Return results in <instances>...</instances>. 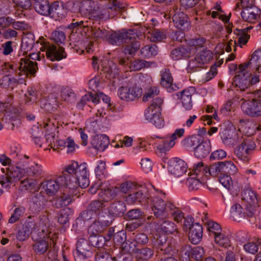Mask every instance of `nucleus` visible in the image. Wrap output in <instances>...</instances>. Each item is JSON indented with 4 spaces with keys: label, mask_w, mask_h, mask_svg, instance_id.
<instances>
[{
    "label": "nucleus",
    "mask_w": 261,
    "mask_h": 261,
    "mask_svg": "<svg viewBox=\"0 0 261 261\" xmlns=\"http://www.w3.org/2000/svg\"><path fill=\"white\" fill-rule=\"evenodd\" d=\"M89 171L85 163L79 165L76 162H72L66 166L60 175L56 179H50L42 183L43 189L47 194L53 195L61 187L71 190L78 187L82 188L89 185Z\"/></svg>",
    "instance_id": "obj_1"
},
{
    "label": "nucleus",
    "mask_w": 261,
    "mask_h": 261,
    "mask_svg": "<svg viewBox=\"0 0 261 261\" xmlns=\"http://www.w3.org/2000/svg\"><path fill=\"white\" fill-rule=\"evenodd\" d=\"M76 6L72 12L79 11L85 15H90L96 19L113 18L126 8V4L118 0H84L68 3V6Z\"/></svg>",
    "instance_id": "obj_2"
},
{
    "label": "nucleus",
    "mask_w": 261,
    "mask_h": 261,
    "mask_svg": "<svg viewBox=\"0 0 261 261\" xmlns=\"http://www.w3.org/2000/svg\"><path fill=\"white\" fill-rule=\"evenodd\" d=\"M29 157L24 155L20 161L16 163V167H10L8 171L0 176V196L5 190L8 191L12 184L20 180L23 177H37L43 174L42 167L41 165L29 161Z\"/></svg>",
    "instance_id": "obj_3"
},
{
    "label": "nucleus",
    "mask_w": 261,
    "mask_h": 261,
    "mask_svg": "<svg viewBox=\"0 0 261 261\" xmlns=\"http://www.w3.org/2000/svg\"><path fill=\"white\" fill-rule=\"evenodd\" d=\"M137 37L136 30H122L121 32L111 34L109 38V42L112 45L124 44V53L132 55L136 53L140 47L139 42L136 40Z\"/></svg>",
    "instance_id": "obj_4"
},
{
    "label": "nucleus",
    "mask_w": 261,
    "mask_h": 261,
    "mask_svg": "<svg viewBox=\"0 0 261 261\" xmlns=\"http://www.w3.org/2000/svg\"><path fill=\"white\" fill-rule=\"evenodd\" d=\"M229 143L236 145L238 143L240 144L234 149V154L241 161L248 163L250 155L256 148L254 142L249 137H239L237 133H234L232 138H230Z\"/></svg>",
    "instance_id": "obj_5"
},
{
    "label": "nucleus",
    "mask_w": 261,
    "mask_h": 261,
    "mask_svg": "<svg viewBox=\"0 0 261 261\" xmlns=\"http://www.w3.org/2000/svg\"><path fill=\"white\" fill-rule=\"evenodd\" d=\"M163 102V100L160 97L153 98L144 112L145 118L158 128H163L165 124L161 114Z\"/></svg>",
    "instance_id": "obj_6"
},
{
    "label": "nucleus",
    "mask_w": 261,
    "mask_h": 261,
    "mask_svg": "<svg viewBox=\"0 0 261 261\" xmlns=\"http://www.w3.org/2000/svg\"><path fill=\"white\" fill-rule=\"evenodd\" d=\"M47 215V214L45 212L43 216L44 218H40V222L43 225L44 224L45 228L44 229L43 228L41 230V232L40 233H42L40 234L41 237L44 239L46 237L48 240L46 241L44 240H40L36 242L33 245V250L36 253L39 254H43L46 252L48 249L49 244H50L51 245V242L53 243V247H55L56 244V240H54V238H51L49 239L50 237L49 234H50V231L48 228L49 225V221Z\"/></svg>",
    "instance_id": "obj_7"
},
{
    "label": "nucleus",
    "mask_w": 261,
    "mask_h": 261,
    "mask_svg": "<svg viewBox=\"0 0 261 261\" xmlns=\"http://www.w3.org/2000/svg\"><path fill=\"white\" fill-rule=\"evenodd\" d=\"M241 101L244 114L253 118L261 116V90L252 93L249 99L242 98Z\"/></svg>",
    "instance_id": "obj_8"
},
{
    "label": "nucleus",
    "mask_w": 261,
    "mask_h": 261,
    "mask_svg": "<svg viewBox=\"0 0 261 261\" xmlns=\"http://www.w3.org/2000/svg\"><path fill=\"white\" fill-rule=\"evenodd\" d=\"M251 75L250 70L240 64L233 78V84L240 90L244 91L250 85L249 78Z\"/></svg>",
    "instance_id": "obj_9"
},
{
    "label": "nucleus",
    "mask_w": 261,
    "mask_h": 261,
    "mask_svg": "<svg viewBox=\"0 0 261 261\" xmlns=\"http://www.w3.org/2000/svg\"><path fill=\"white\" fill-rule=\"evenodd\" d=\"M142 89L137 85L122 86L118 90V95L120 99L125 101H133L142 96Z\"/></svg>",
    "instance_id": "obj_10"
},
{
    "label": "nucleus",
    "mask_w": 261,
    "mask_h": 261,
    "mask_svg": "<svg viewBox=\"0 0 261 261\" xmlns=\"http://www.w3.org/2000/svg\"><path fill=\"white\" fill-rule=\"evenodd\" d=\"M158 197L147 198V203L150 206L156 217L164 216L168 213V203Z\"/></svg>",
    "instance_id": "obj_11"
},
{
    "label": "nucleus",
    "mask_w": 261,
    "mask_h": 261,
    "mask_svg": "<svg viewBox=\"0 0 261 261\" xmlns=\"http://www.w3.org/2000/svg\"><path fill=\"white\" fill-rule=\"evenodd\" d=\"M38 69L37 63L35 61L30 60V58H21L19 62L17 73L19 76L24 75L28 77L29 75H34Z\"/></svg>",
    "instance_id": "obj_12"
},
{
    "label": "nucleus",
    "mask_w": 261,
    "mask_h": 261,
    "mask_svg": "<svg viewBox=\"0 0 261 261\" xmlns=\"http://www.w3.org/2000/svg\"><path fill=\"white\" fill-rule=\"evenodd\" d=\"M43 47L46 50L47 58L51 61H60L66 58V53L63 47H57L53 44L46 43Z\"/></svg>",
    "instance_id": "obj_13"
},
{
    "label": "nucleus",
    "mask_w": 261,
    "mask_h": 261,
    "mask_svg": "<svg viewBox=\"0 0 261 261\" xmlns=\"http://www.w3.org/2000/svg\"><path fill=\"white\" fill-rule=\"evenodd\" d=\"M187 164L181 159L175 158L169 162L168 169L169 172L176 176L183 175L187 170Z\"/></svg>",
    "instance_id": "obj_14"
},
{
    "label": "nucleus",
    "mask_w": 261,
    "mask_h": 261,
    "mask_svg": "<svg viewBox=\"0 0 261 261\" xmlns=\"http://www.w3.org/2000/svg\"><path fill=\"white\" fill-rule=\"evenodd\" d=\"M241 15L244 21L250 23H255L260 18L261 10L257 7H253L242 10Z\"/></svg>",
    "instance_id": "obj_15"
},
{
    "label": "nucleus",
    "mask_w": 261,
    "mask_h": 261,
    "mask_svg": "<svg viewBox=\"0 0 261 261\" xmlns=\"http://www.w3.org/2000/svg\"><path fill=\"white\" fill-rule=\"evenodd\" d=\"M172 20L174 26L178 29L184 31L190 28V21L186 14L177 12L173 15Z\"/></svg>",
    "instance_id": "obj_16"
},
{
    "label": "nucleus",
    "mask_w": 261,
    "mask_h": 261,
    "mask_svg": "<svg viewBox=\"0 0 261 261\" xmlns=\"http://www.w3.org/2000/svg\"><path fill=\"white\" fill-rule=\"evenodd\" d=\"M146 189L144 187L139 186L135 191L126 197V201L129 204L134 203H143L144 201L147 202V198L144 195V192Z\"/></svg>",
    "instance_id": "obj_17"
},
{
    "label": "nucleus",
    "mask_w": 261,
    "mask_h": 261,
    "mask_svg": "<svg viewBox=\"0 0 261 261\" xmlns=\"http://www.w3.org/2000/svg\"><path fill=\"white\" fill-rule=\"evenodd\" d=\"M194 92V89L193 87H190L184 90L177 95L180 97L182 106L186 110H190L192 108V96Z\"/></svg>",
    "instance_id": "obj_18"
},
{
    "label": "nucleus",
    "mask_w": 261,
    "mask_h": 261,
    "mask_svg": "<svg viewBox=\"0 0 261 261\" xmlns=\"http://www.w3.org/2000/svg\"><path fill=\"white\" fill-rule=\"evenodd\" d=\"M195 53L194 48L189 47H180L173 49L171 53V57L174 60H180L182 58H189L191 55Z\"/></svg>",
    "instance_id": "obj_19"
},
{
    "label": "nucleus",
    "mask_w": 261,
    "mask_h": 261,
    "mask_svg": "<svg viewBox=\"0 0 261 261\" xmlns=\"http://www.w3.org/2000/svg\"><path fill=\"white\" fill-rule=\"evenodd\" d=\"M243 66L251 70V68L257 69V70L261 68V48L255 50L251 55L249 61L242 64Z\"/></svg>",
    "instance_id": "obj_20"
},
{
    "label": "nucleus",
    "mask_w": 261,
    "mask_h": 261,
    "mask_svg": "<svg viewBox=\"0 0 261 261\" xmlns=\"http://www.w3.org/2000/svg\"><path fill=\"white\" fill-rule=\"evenodd\" d=\"M203 229L201 225L198 223L193 224L190 228L189 239L190 242L194 244H198L202 237Z\"/></svg>",
    "instance_id": "obj_21"
},
{
    "label": "nucleus",
    "mask_w": 261,
    "mask_h": 261,
    "mask_svg": "<svg viewBox=\"0 0 261 261\" xmlns=\"http://www.w3.org/2000/svg\"><path fill=\"white\" fill-rule=\"evenodd\" d=\"M75 190L65 189L64 190L63 195L56 200L55 206L58 208H60L69 205L72 201Z\"/></svg>",
    "instance_id": "obj_22"
},
{
    "label": "nucleus",
    "mask_w": 261,
    "mask_h": 261,
    "mask_svg": "<svg viewBox=\"0 0 261 261\" xmlns=\"http://www.w3.org/2000/svg\"><path fill=\"white\" fill-rule=\"evenodd\" d=\"M159 143L156 145V147L161 152H165L169 151L175 144L176 142L170 136V134H168L164 138H160L157 140Z\"/></svg>",
    "instance_id": "obj_23"
},
{
    "label": "nucleus",
    "mask_w": 261,
    "mask_h": 261,
    "mask_svg": "<svg viewBox=\"0 0 261 261\" xmlns=\"http://www.w3.org/2000/svg\"><path fill=\"white\" fill-rule=\"evenodd\" d=\"M67 14V9L62 5H59L57 2H55L51 5L49 15L55 19H62L66 16Z\"/></svg>",
    "instance_id": "obj_24"
},
{
    "label": "nucleus",
    "mask_w": 261,
    "mask_h": 261,
    "mask_svg": "<svg viewBox=\"0 0 261 261\" xmlns=\"http://www.w3.org/2000/svg\"><path fill=\"white\" fill-rule=\"evenodd\" d=\"M211 150V143L210 141H203V139L201 142L194 149L195 155L198 158H203L206 156Z\"/></svg>",
    "instance_id": "obj_25"
},
{
    "label": "nucleus",
    "mask_w": 261,
    "mask_h": 261,
    "mask_svg": "<svg viewBox=\"0 0 261 261\" xmlns=\"http://www.w3.org/2000/svg\"><path fill=\"white\" fill-rule=\"evenodd\" d=\"M34 7L36 11L43 15H49L51 5H49L47 0H33Z\"/></svg>",
    "instance_id": "obj_26"
},
{
    "label": "nucleus",
    "mask_w": 261,
    "mask_h": 261,
    "mask_svg": "<svg viewBox=\"0 0 261 261\" xmlns=\"http://www.w3.org/2000/svg\"><path fill=\"white\" fill-rule=\"evenodd\" d=\"M92 145L97 150L103 151L109 144V140L105 135H97L92 141Z\"/></svg>",
    "instance_id": "obj_27"
},
{
    "label": "nucleus",
    "mask_w": 261,
    "mask_h": 261,
    "mask_svg": "<svg viewBox=\"0 0 261 261\" xmlns=\"http://www.w3.org/2000/svg\"><path fill=\"white\" fill-rule=\"evenodd\" d=\"M161 84L170 91L173 88L172 87L173 78L169 69H165L161 71Z\"/></svg>",
    "instance_id": "obj_28"
},
{
    "label": "nucleus",
    "mask_w": 261,
    "mask_h": 261,
    "mask_svg": "<svg viewBox=\"0 0 261 261\" xmlns=\"http://www.w3.org/2000/svg\"><path fill=\"white\" fill-rule=\"evenodd\" d=\"M202 137L199 135H194L184 139L182 145L187 148H195L201 142Z\"/></svg>",
    "instance_id": "obj_29"
},
{
    "label": "nucleus",
    "mask_w": 261,
    "mask_h": 261,
    "mask_svg": "<svg viewBox=\"0 0 261 261\" xmlns=\"http://www.w3.org/2000/svg\"><path fill=\"white\" fill-rule=\"evenodd\" d=\"M207 172V168L205 167L202 162H199L195 164L192 171L189 172L188 174L190 176H196L197 177L201 178Z\"/></svg>",
    "instance_id": "obj_30"
},
{
    "label": "nucleus",
    "mask_w": 261,
    "mask_h": 261,
    "mask_svg": "<svg viewBox=\"0 0 261 261\" xmlns=\"http://www.w3.org/2000/svg\"><path fill=\"white\" fill-rule=\"evenodd\" d=\"M158 244L160 246L159 248L161 251L162 252L163 254H170L173 247L171 243L167 242L166 237L164 236V238L162 237H160L157 240Z\"/></svg>",
    "instance_id": "obj_31"
},
{
    "label": "nucleus",
    "mask_w": 261,
    "mask_h": 261,
    "mask_svg": "<svg viewBox=\"0 0 261 261\" xmlns=\"http://www.w3.org/2000/svg\"><path fill=\"white\" fill-rule=\"evenodd\" d=\"M106 204L99 200L92 201L88 206V211L94 212L96 215H99L105 209Z\"/></svg>",
    "instance_id": "obj_32"
},
{
    "label": "nucleus",
    "mask_w": 261,
    "mask_h": 261,
    "mask_svg": "<svg viewBox=\"0 0 261 261\" xmlns=\"http://www.w3.org/2000/svg\"><path fill=\"white\" fill-rule=\"evenodd\" d=\"M161 230L167 234H177V228L175 224L171 221H165L161 224Z\"/></svg>",
    "instance_id": "obj_33"
},
{
    "label": "nucleus",
    "mask_w": 261,
    "mask_h": 261,
    "mask_svg": "<svg viewBox=\"0 0 261 261\" xmlns=\"http://www.w3.org/2000/svg\"><path fill=\"white\" fill-rule=\"evenodd\" d=\"M168 206V208H169L168 212L172 216L174 221L177 223L181 222L184 218V213L176 207L171 202H169Z\"/></svg>",
    "instance_id": "obj_34"
},
{
    "label": "nucleus",
    "mask_w": 261,
    "mask_h": 261,
    "mask_svg": "<svg viewBox=\"0 0 261 261\" xmlns=\"http://www.w3.org/2000/svg\"><path fill=\"white\" fill-rule=\"evenodd\" d=\"M141 55L145 58H150L156 56L158 53V48L155 45H147L141 49Z\"/></svg>",
    "instance_id": "obj_35"
},
{
    "label": "nucleus",
    "mask_w": 261,
    "mask_h": 261,
    "mask_svg": "<svg viewBox=\"0 0 261 261\" xmlns=\"http://www.w3.org/2000/svg\"><path fill=\"white\" fill-rule=\"evenodd\" d=\"M243 208L238 203H235L232 205L230 208V217L234 221H240L243 216Z\"/></svg>",
    "instance_id": "obj_36"
},
{
    "label": "nucleus",
    "mask_w": 261,
    "mask_h": 261,
    "mask_svg": "<svg viewBox=\"0 0 261 261\" xmlns=\"http://www.w3.org/2000/svg\"><path fill=\"white\" fill-rule=\"evenodd\" d=\"M260 242L256 238L252 239L244 245V250L251 254H255L258 249Z\"/></svg>",
    "instance_id": "obj_37"
},
{
    "label": "nucleus",
    "mask_w": 261,
    "mask_h": 261,
    "mask_svg": "<svg viewBox=\"0 0 261 261\" xmlns=\"http://www.w3.org/2000/svg\"><path fill=\"white\" fill-rule=\"evenodd\" d=\"M121 248L122 250L125 253L131 254L135 256L137 252L138 248L136 246V242L129 241H126L121 244Z\"/></svg>",
    "instance_id": "obj_38"
},
{
    "label": "nucleus",
    "mask_w": 261,
    "mask_h": 261,
    "mask_svg": "<svg viewBox=\"0 0 261 261\" xmlns=\"http://www.w3.org/2000/svg\"><path fill=\"white\" fill-rule=\"evenodd\" d=\"M243 199L251 205H259L256 193L251 190H247L244 192Z\"/></svg>",
    "instance_id": "obj_39"
},
{
    "label": "nucleus",
    "mask_w": 261,
    "mask_h": 261,
    "mask_svg": "<svg viewBox=\"0 0 261 261\" xmlns=\"http://www.w3.org/2000/svg\"><path fill=\"white\" fill-rule=\"evenodd\" d=\"M191 247L189 245H183L177 250L178 255L182 261H188L191 257Z\"/></svg>",
    "instance_id": "obj_40"
},
{
    "label": "nucleus",
    "mask_w": 261,
    "mask_h": 261,
    "mask_svg": "<svg viewBox=\"0 0 261 261\" xmlns=\"http://www.w3.org/2000/svg\"><path fill=\"white\" fill-rule=\"evenodd\" d=\"M255 0H238L233 8V11H238L241 9L245 10L251 7H256L254 5Z\"/></svg>",
    "instance_id": "obj_41"
},
{
    "label": "nucleus",
    "mask_w": 261,
    "mask_h": 261,
    "mask_svg": "<svg viewBox=\"0 0 261 261\" xmlns=\"http://www.w3.org/2000/svg\"><path fill=\"white\" fill-rule=\"evenodd\" d=\"M148 38L152 42L162 41L166 38V34L158 29H154L151 32H149Z\"/></svg>",
    "instance_id": "obj_42"
},
{
    "label": "nucleus",
    "mask_w": 261,
    "mask_h": 261,
    "mask_svg": "<svg viewBox=\"0 0 261 261\" xmlns=\"http://www.w3.org/2000/svg\"><path fill=\"white\" fill-rule=\"evenodd\" d=\"M99 199L102 202L106 203L115 196V194L113 190L111 189L100 190L98 192Z\"/></svg>",
    "instance_id": "obj_43"
},
{
    "label": "nucleus",
    "mask_w": 261,
    "mask_h": 261,
    "mask_svg": "<svg viewBox=\"0 0 261 261\" xmlns=\"http://www.w3.org/2000/svg\"><path fill=\"white\" fill-rule=\"evenodd\" d=\"M197 60L203 65L208 63L213 58V54L209 50H203L196 56Z\"/></svg>",
    "instance_id": "obj_44"
},
{
    "label": "nucleus",
    "mask_w": 261,
    "mask_h": 261,
    "mask_svg": "<svg viewBox=\"0 0 261 261\" xmlns=\"http://www.w3.org/2000/svg\"><path fill=\"white\" fill-rule=\"evenodd\" d=\"M152 64L143 60H136L130 63L129 68L132 70H139L144 67H149Z\"/></svg>",
    "instance_id": "obj_45"
},
{
    "label": "nucleus",
    "mask_w": 261,
    "mask_h": 261,
    "mask_svg": "<svg viewBox=\"0 0 261 261\" xmlns=\"http://www.w3.org/2000/svg\"><path fill=\"white\" fill-rule=\"evenodd\" d=\"M200 178L196 176H190L188 178L186 181V185L188 187L189 190L190 191L197 190L201 186V182Z\"/></svg>",
    "instance_id": "obj_46"
},
{
    "label": "nucleus",
    "mask_w": 261,
    "mask_h": 261,
    "mask_svg": "<svg viewBox=\"0 0 261 261\" xmlns=\"http://www.w3.org/2000/svg\"><path fill=\"white\" fill-rule=\"evenodd\" d=\"M153 251L150 248L145 247L141 249H138L135 257L138 258L147 260L153 255Z\"/></svg>",
    "instance_id": "obj_47"
},
{
    "label": "nucleus",
    "mask_w": 261,
    "mask_h": 261,
    "mask_svg": "<svg viewBox=\"0 0 261 261\" xmlns=\"http://www.w3.org/2000/svg\"><path fill=\"white\" fill-rule=\"evenodd\" d=\"M50 38L59 46L64 43L66 35L64 32L56 30L51 33Z\"/></svg>",
    "instance_id": "obj_48"
},
{
    "label": "nucleus",
    "mask_w": 261,
    "mask_h": 261,
    "mask_svg": "<svg viewBox=\"0 0 261 261\" xmlns=\"http://www.w3.org/2000/svg\"><path fill=\"white\" fill-rule=\"evenodd\" d=\"M222 164L223 165L222 171L223 172L229 175H234L237 173L238 168L232 162L230 161L222 162Z\"/></svg>",
    "instance_id": "obj_49"
},
{
    "label": "nucleus",
    "mask_w": 261,
    "mask_h": 261,
    "mask_svg": "<svg viewBox=\"0 0 261 261\" xmlns=\"http://www.w3.org/2000/svg\"><path fill=\"white\" fill-rule=\"evenodd\" d=\"M215 241L219 246L224 248L230 246V241L229 238L221 232L215 236Z\"/></svg>",
    "instance_id": "obj_50"
},
{
    "label": "nucleus",
    "mask_w": 261,
    "mask_h": 261,
    "mask_svg": "<svg viewBox=\"0 0 261 261\" xmlns=\"http://www.w3.org/2000/svg\"><path fill=\"white\" fill-rule=\"evenodd\" d=\"M128 219L137 220V222L143 221L145 219V215L144 213L141 212L139 209H133L128 211L127 213Z\"/></svg>",
    "instance_id": "obj_51"
},
{
    "label": "nucleus",
    "mask_w": 261,
    "mask_h": 261,
    "mask_svg": "<svg viewBox=\"0 0 261 261\" xmlns=\"http://www.w3.org/2000/svg\"><path fill=\"white\" fill-rule=\"evenodd\" d=\"M139 186L132 181H127L121 185V191L127 195L132 194L135 191Z\"/></svg>",
    "instance_id": "obj_52"
},
{
    "label": "nucleus",
    "mask_w": 261,
    "mask_h": 261,
    "mask_svg": "<svg viewBox=\"0 0 261 261\" xmlns=\"http://www.w3.org/2000/svg\"><path fill=\"white\" fill-rule=\"evenodd\" d=\"M205 225L207 226V230L211 233L213 234L215 236L221 232V228L220 225L213 221L205 219Z\"/></svg>",
    "instance_id": "obj_53"
},
{
    "label": "nucleus",
    "mask_w": 261,
    "mask_h": 261,
    "mask_svg": "<svg viewBox=\"0 0 261 261\" xmlns=\"http://www.w3.org/2000/svg\"><path fill=\"white\" fill-rule=\"evenodd\" d=\"M103 228L100 222L95 221L89 226L88 232L92 236H96L103 231Z\"/></svg>",
    "instance_id": "obj_54"
},
{
    "label": "nucleus",
    "mask_w": 261,
    "mask_h": 261,
    "mask_svg": "<svg viewBox=\"0 0 261 261\" xmlns=\"http://www.w3.org/2000/svg\"><path fill=\"white\" fill-rule=\"evenodd\" d=\"M222 169L223 165L222 162H219L211 165L209 168H207V171L209 174L212 176H216L218 175L220 173L223 172Z\"/></svg>",
    "instance_id": "obj_55"
},
{
    "label": "nucleus",
    "mask_w": 261,
    "mask_h": 261,
    "mask_svg": "<svg viewBox=\"0 0 261 261\" xmlns=\"http://www.w3.org/2000/svg\"><path fill=\"white\" fill-rule=\"evenodd\" d=\"M205 43V39L202 37L193 38L189 41L188 47H189L190 48H194L196 51L197 48L202 47Z\"/></svg>",
    "instance_id": "obj_56"
},
{
    "label": "nucleus",
    "mask_w": 261,
    "mask_h": 261,
    "mask_svg": "<svg viewBox=\"0 0 261 261\" xmlns=\"http://www.w3.org/2000/svg\"><path fill=\"white\" fill-rule=\"evenodd\" d=\"M124 207V203L119 201L113 203L110 206V211L114 215H119L123 212Z\"/></svg>",
    "instance_id": "obj_57"
},
{
    "label": "nucleus",
    "mask_w": 261,
    "mask_h": 261,
    "mask_svg": "<svg viewBox=\"0 0 261 261\" xmlns=\"http://www.w3.org/2000/svg\"><path fill=\"white\" fill-rule=\"evenodd\" d=\"M56 120L52 121L50 119H48L46 121L43 122V128L47 134H54L56 130L57 127L55 123Z\"/></svg>",
    "instance_id": "obj_58"
},
{
    "label": "nucleus",
    "mask_w": 261,
    "mask_h": 261,
    "mask_svg": "<svg viewBox=\"0 0 261 261\" xmlns=\"http://www.w3.org/2000/svg\"><path fill=\"white\" fill-rule=\"evenodd\" d=\"M219 181L224 188L228 190L232 187V180L229 175L221 174L219 177Z\"/></svg>",
    "instance_id": "obj_59"
},
{
    "label": "nucleus",
    "mask_w": 261,
    "mask_h": 261,
    "mask_svg": "<svg viewBox=\"0 0 261 261\" xmlns=\"http://www.w3.org/2000/svg\"><path fill=\"white\" fill-rule=\"evenodd\" d=\"M204 254L203 248L200 246H196L192 249L191 257L197 260H201Z\"/></svg>",
    "instance_id": "obj_60"
},
{
    "label": "nucleus",
    "mask_w": 261,
    "mask_h": 261,
    "mask_svg": "<svg viewBox=\"0 0 261 261\" xmlns=\"http://www.w3.org/2000/svg\"><path fill=\"white\" fill-rule=\"evenodd\" d=\"M203 65L195 57L194 59L191 60L188 66L187 70L188 72H194L202 67Z\"/></svg>",
    "instance_id": "obj_61"
},
{
    "label": "nucleus",
    "mask_w": 261,
    "mask_h": 261,
    "mask_svg": "<svg viewBox=\"0 0 261 261\" xmlns=\"http://www.w3.org/2000/svg\"><path fill=\"white\" fill-rule=\"evenodd\" d=\"M25 209L24 207H19L15 208L14 213L9 220V223H13L18 220L24 213Z\"/></svg>",
    "instance_id": "obj_62"
},
{
    "label": "nucleus",
    "mask_w": 261,
    "mask_h": 261,
    "mask_svg": "<svg viewBox=\"0 0 261 261\" xmlns=\"http://www.w3.org/2000/svg\"><path fill=\"white\" fill-rule=\"evenodd\" d=\"M252 71L250 78H249V82L250 85H255L259 82L260 77H261V68L260 70H257V69L251 68Z\"/></svg>",
    "instance_id": "obj_63"
},
{
    "label": "nucleus",
    "mask_w": 261,
    "mask_h": 261,
    "mask_svg": "<svg viewBox=\"0 0 261 261\" xmlns=\"http://www.w3.org/2000/svg\"><path fill=\"white\" fill-rule=\"evenodd\" d=\"M159 89L156 87H151L145 93L143 97V100L146 101L149 100V98H153L154 96H156L159 93Z\"/></svg>",
    "instance_id": "obj_64"
}]
</instances>
